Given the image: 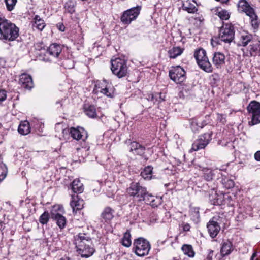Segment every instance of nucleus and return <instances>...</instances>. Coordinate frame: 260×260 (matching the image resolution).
<instances>
[{
  "mask_svg": "<svg viewBox=\"0 0 260 260\" xmlns=\"http://www.w3.org/2000/svg\"><path fill=\"white\" fill-rule=\"evenodd\" d=\"M77 252L82 257L88 258L93 255L94 249L91 246V238L85 233H79L75 236Z\"/></svg>",
  "mask_w": 260,
  "mask_h": 260,
  "instance_id": "1",
  "label": "nucleus"
},
{
  "mask_svg": "<svg viewBox=\"0 0 260 260\" xmlns=\"http://www.w3.org/2000/svg\"><path fill=\"white\" fill-rule=\"evenodd\" d=\"M19 31L15 24L0 17V39L13 41L18 37Z\"/></svg>",
  "mask_w": 260,
  "mask_h": 260,
  "instance_id": "2",
  "label": "nucleus"
},
{
  "mask_svg": "<svg viewBox=\"0 0 260 260\" xmlns=\"http://www.w3.org/2000/svg\"><path fill=\"white\" fill-rule=\"evenodd\" d=\"M113 91L114 89L111 84L103 80L95 82L93 92L98 96L105 95L107 97L112 98L114 94Z\"/></svg>",
  "mask_w": 260,
  "mask_h": 260,
  "instance_id": "3",
  "label": "nucleus"
},
{
  "mask_svg": "<svg viewBox=\"0 0 260 260\" xmlns=\"http://www.w3.org/2000/svg\"><path fill=\"white\" fill-rule=\"evenodd\" d=\"M111 70L113 74L120 78L126 76L128 68L124 59L116 58L111 60Z\"/></svg>",
  "mask_w": 260,
  "mask_h": 260,
  "instance_id": "4",
  "label": "nucleus"
},
{
  "mask_svg": "<svg viewBox=\"0 0 260 260\" xmlns=\"http://www.w3.org/2000/svg\"><path fill=\"white\" fill-rule=\"evenodd\" d=\"M194 56L200 68L207 73L212 72V67L206 56L205 50L202 48L196 51Z\"/></svg>",
  "mask_w": 260,
  "mask_h": 260,
  "instance_id": "5",
  "label": "nucleus"
},
{
  "mask_svg": "<svg viewBox=\"0 0 260 260\" xmlns=\"http://www.w3.org/2000/svg\"><path fill=\"white\" fill-rule=\"evenodd\" d=\"M247 109L249 118L251 119L249 124L254 125L260 123V103L253 101L249 104Z\"/></svg>",
  "mask_w": 260,
  "mask_h": 260,
  "instance_id": "6",
  "label": "nucleus"
},
{
  "mask_svg": "<svg viewBox=\"0 0 260 260\" xmlns=\"http://www.w3.org/2000/svg\"><path fill=\"white\" fill-rule=\"evenodd\" d=\"M150 248L151 246L149 242L143 238H139L134 241L135 253L139 256H144L147 255Z\"/></svg>",
  "mask_w": 260,
  "mask_h": 260,
  "instance_id": "7",
  "label": "nucleus"
},
{
  "mask_svg": "<svg viewBox=\"0 0 260 260\" xmlns=\"http://www.w3.org/2000/svg\"><path fill=\"white\" fill-rule=\"evenodd\" d=\"M127 192L130 196L137 198L139 201H141L146 199L147 189L138 182H132L127 188Z\"/></svg>",
  "mask_w": 260,
  "mask_h": 260,
  "instance_id": "8",
  "label": "nucleus"
},
{
  "mask_svg": "<svg viewBox=\"0 0 260 260\" xmlns=\"http://www.w3.org/2000/svg\"><path fill=\"white\" fill-rule=\"evenodd\" d=\"M235 31L233 25L231 23H223L220 29L219 37L225 43H231L234 38Z\"/></svg>",
  "mask_w": 260,
  "mask_h": 260,
  "instance_id": "9",
  "label": "nucleus"
},
{
  "mask_svg": "<svg viewBox=\"0 0 260 260\" xmlns=\"http://www.w3.org/2000/svg\"><path fill=\"white\" fill-rule=\"evenodd\" d=\"M141 7L137 6L125 11L121 16V22L125 24H128L135 20L140 14Z\"/></svg>",
  "mask_w": 260,
  "mask_h": 260,
  "instance_id": "10",
  "label": "nucleus"
},
{
  "mask_svg": "<svg viewBox=\"0 0 260 260\" xmlns=\"http://www.w3.org/2000/svg\"><path fill=\"white\" fill-rule=\"evenodd\" d=\"M186 73L180 66L174 67L169 71V77L177 84L183 82L186 79Z\"/></svg>",
  "mask_w": 260,
  "mask_h": 260,
  "instance_id": "11",
  "label": "nucleus"
},
{
  "mask_svg": "<svg viewBox=\"0 0 260 260\" xmlns=\"http://www.w3.org/2000/svg\"><path fill=\"white\" fill-rule=\"evenodd\" d=\"M243 55L247 57L260 56V41L254 39L246 48L242 49Z\"/></svg>",
  "mask_w": 260,
  "mask_h": 260,
  "instance_id": "12",
  "label": "nucleus"
},
{
  "mask_svg": "<svg viewBox=\"0 0 260 260\" xmlns=\"http://www.w3.org/2000/svg\"><path fill=\"white\" fill-rule=\"evenodd\" d=\"M212 134L210 133H205L201 135L192 144L191 149L197 151L204 149L209 144L211 140Z\"/></svg>",
  "mask_w": 260,
  "mask_h": 260,
  "instance_id": "13",
  "label": "nucleus"
},
{
  "mask_svg": "<svg viewBox=\"0 0 260 260\" xmlns=\"http://www.w3.org/2000/svg\"><path fill=\"white\" fill-rule=\"evenodd\" d=\"M62 208L59 206H55L51 212V216L52 219L56 221V224L61 229H63L66 225V219L65 217L62 216L60 213L57 212V210L61 212Z\"/></svg>",
  "mask_w": 260,
  "mask_h": 260,
  "instance_id": "14",
  "label": "nucleus"
},
{
  "mask_svg": "<svg viewBox=\"0 0 260 260\" xmlns=\"http://www.w3.org/2000/svg\"><path fill=\"white\" fill-rule=\"evenodd\" d=\"M70 133L72 137L76 140H81L85 141L88 137L86 131L81 127H71Z\"/></svg>",
  "mask_w": 260,
  "mask_h": 260,
  "instance_id": "15",
  "label": "nucleus"
},
{
  "mask_svg": "<svg viewBox=\"0 0 260 260\" xmlns=\"http://www.w3.org/2000/svg\"><path fill=\"white\" fill-rule=\"evenodd\" d=\"M238 10L240 11L245 12L250 17H255V13L254 10L249 5L245 0H241L238 3Z\"/></svg>",
  "mask_w": 260,
  "mask_h": 260,
  "instance_id": "16",
  "label": "nucleus"
},
{
  "mask_svg": "<svg viewBox=\"0 0 260 260\" xmlns=\"http://www.w3.org/2000/svg\"><path fill=\"white\" fill-rule=\"evenodd\" d=\"M62 48V46L59 44L57 43L52 44L48 48L46 54L50 55L52 58H59Z\"/></svg>",
  "mask_w": 260,
  "mask_h": 260,
  "instance_id": "17",
  "label": "nucleus"
},
{
  "mask_svg": "<svg viewBox=\"0 0 260 260\" xmlns=\"http://www.w3.org/2000/svg\"><path fill=\"white\" fill-rule=\"evenodd\" d=\"M214 219V218H213L210 220L207 225L208 233L212 238L215 237L220 230L218 223Z\"/></svg>",
  "mask_w": 260,
  "mask_h": 260,
  "instance_id": "18",
  "label": "nucleus"
},
{
  "mask_svg": "<svg viewBox=\"0 0 260 260\" xmlns=\"http://www.w3.org/2000/svg\"><path fill=\"white\" fill-rule=\"evenodd\" d=\"M84 201L79 199L78 196H72V201L70 206L72 208L73 213L82 209L83 208Z\"/></svg>",
  "mask_w": 260,
  "mask_h": 260,
  "instance_id": "19",
  "label": "nucleus"
},
{
  "mask_svg": "<svg viewBox=\"0 0 260 260\" xmlns=\"http://www.w3.org/2000/svg\"><path fill=\"white\" fill-rule=\"evenodd\" d=\"M254 39L250 34H243L241 35L237 45L238 46L247 47Z\"/></svg>",
  "mask_w": 260,
  "mask_h": 260,
  "instance_id": "20",
  "label": "nucleus"
},
{
  "mask_svg": "<svg viewBox=\"0 0 260 260\" xmlns=\"http://www.w3.org/2000/svg\"><path fill=\"white\" fill-rule=\"evenodd\" d=\"M19 83L25 88L30 89L33 85V82L31 77L27 74H22L21 75Z\"/></svg>",
  "mask_w": 260,
  "mask_h": 260,
  "instance_id": "21",
  "label": "nucleus"
},
{
  "mask_svg": "<svg viewBox=\"0 0 260 260\" xmlns=\"http://www.w3.org/2000/svg\"><path fill=\"white\" fill-rule=\"evenodd\" d=\"M212 61L217 68H221L225 63V55L221 52H215L214 54Z\"/></svg>",
  "mask_w": 260,
  "mask_h": 260,
  "instance_id": "22",
  "label": "nucleus"
},
{
  "mask_svg": "<svg viewBox=\"0 0 260 260\" xmlns=\"http://www.w3.org/2000/svg\"><path fill=\"white\" fill-rule=\"evenodd\" d=\"M130 149L133 153L142 155L145 152V147L139 143L134 141L130 144Z\"/></svg>",
  "mask_w": 260,
  "mask_h": 260,
  "instance_id": "23",
  "label": "nucleus"
},
{
  "mask_svg": "<svg viewBox=\"0 0 260 260\" xmlns=\"http://www.w3.org/2000/svg\"><path fill=\"white\" fill-rule=\"evenodd\" d=\"M183 9L188 13H193L197 10L195 3L191 0H182Z\"/></svg>",
  "mask_w": 260,
  "mask_h": 260,
  "instance_id": "24",
  "label": "nucleus"
},
{
  "mask_svg": "<svg viewBox=\"0 0 260 260\" xmlns=\"http://www.w3.org/2000/svg\"><path fill=\"white\" fill-rule=\"evenodd\" d=\"M233 245L229 240L223 241L221 247V254L223 256L230 254L233 251Z\"/></svg>",
  "mask_w": 260,
  "mask_h": 260,
  "instance_id": "25",
  "label": "nucleus"
},
{
  "mask_svg": "<svg viewBox=\"0 0 260 260\" xmlns=\"http://www.w3.org/2000/svg\"><path fill=\"white\" fill-rule=\"evenodd\" d=\"M32 23V28H36L40 31H42L46 25L44 20L38 15L35 16Z\"/></svg>",
  "mask_w": 260,
  "mask_h": 260,
  "instance_id": "26",
  "label": "nucleus"
},
{
  "mask_svg": "<svg viewBox=\"0 0 260 260\" xmlns=\"http://www.w3.org/2000/svg\"><path fill=\"white\" fill-rule=\"evenodd\" d=\"M184 51V48L178 46L173 47L170 48L168 53L170 58L175 59L181 55Z\"/></svg>",
  "mask_w": 260,
  "mask_h": 260,
  "instance_id": "27",
  "label": "nucleus"
},
{
  "mask_svg": "<svg viewBox=\"0 0 260 260\" xmlns=\"http://www.w3.org/2000/svg\"><path fill=\"white\" fill-rule=\"evenodd\" d=\"M71 186L74 193H81L84 190L83 183L78 179H75Z\"/></svg>",
  "mask_w": 260,
  "mask_h": 260,
  "instance_id": "28",
  "label": "nucleus"
},
{
  "mask_svg": "<svg viewBox=\"0 0 260 260\" xmlns=\"http://www.w3.org/2000/svg\"><path fill=\"white\" fill-rule=\"evenodd\" d=\"M114 210L111 208L106 207L101 213V217L106 222L110 221L114 217Z\"/></svg>",
  "mask_w": 260,
  "mask_h": 260,
  "instance_id": "29",
  "label": "nucleus"
},
{
  "mask_svg": "<svg viewBox=\"0 0 260 260\" xmlns=\"http://www.w3.org/2000/svg\"><path fill=\"white\" fill-rule=\"evenodd\" d=\"M203 171L204 178L207 181H210L213 179L215 174L219 171V170H218L217 169L211 170L209 168H204Z\"/></svg>",
  "mask_w": 260,
  "mask_h": 260,
  "instance_id": "30",
  "label": "nucleus"
},
{
  "mask_svg": "<svg viewBox=\"0 0 260 260\" xmlns=\"http://www.w3.org/2000/svg\"><path fill=\"white\" fill-rule=\"evenodd\" d=\"M18 132L23 135H26L29 134L30 132V128L29 124L27 121L22 122L18 127Z\"/></svg>",
  "mask_w": 260,
  "mask_h": 260,
  "instance_id": "31",
  "label": "nucleus"
},
{
  "mask_svg": "<svg viewBox=\"0 0 260 260\" xmlns=\"http://www.w3.org/2000/svg\"><path fill=\"white\" fill-rule=\"evenodd\" d=\"M84 109L86 115L89 117L93 118L96 117V109L93 105H85Z\"/></svg>",
  "mask_w": 260,
  "mask_h": 260,
  "instance_id": "32",
  "label": "nucleus"
},
{
  "mask_svg": "<svg viewBox=\"0 0 260 260\" xmlns=\"http://www.w3.org/2000/svg\"><path fill=\"white\" fill-rule=\"evenodd\" d=\"M190 215L191 219L196 223L200 220L199 208L198 207H191L190 209Z\"/></svg>",
  "mask_w": 260,
  "mask_h": 260,
  "instance_id": "33",
  "label": "nucleus"
},
{
  "mask_svg": "<svg viewBox=\"0 0 260 260\" xmlns=\"http://www.w3.org/2000/svg\"><path fill=\"white\" fill-rule=\"evenodd\" d=\"M181 249L183 253L188 257H193L194 256L195 252L191 245L184 244L182 246Z\"/></svg>",
  "mask_w": 260,
  "mask_h": 260,
  "instance_id": "34",
  "label": "nucleus"
},
{
  "mask_svg": "<svg viewBox=\"0 0 260 260\" xmlns=\"http://www.w3.org/2000/svg\"><path fill=\"white\" fill-rule=\"evenodd\" d=\"M153 167L150 166L146 167L141 173V176L144 179H150L152 178Z\"/></svg>",
  "mask_w": 260,
  "mask_h": 260,
  "instance_id": "35",
  "label": "nucleus"
},
{
  "mask_svg": "<svg viewBox=\"0 0 260 260\" xmlns=\"http://www.w3.org/2000/svg\"><path fill=\"white\" fill-rule=\"evenodd\" d=\"M131 236L129 231H126L124 234L123 237L122 239V244L126 247H128L131 245Z\"/></svg>",
  "mask_w": 260,
  "mask_h": 260,
  "instance_id": "36",
  "label": "nucleus"
},
{
  "mask_svg": "<svg viewBox=\"0 0 260 260\" xmlns=\"http://www.w3.org/2000/svg\"><path fill=\"white\" fill-rule=\"evenodd\" d=\"M75 2L70 0L65 3L64 9L66 12L73 14L75 12Z\"/></svg>",
  "mask_w": 260,
  "mask_h": 260,
  "instance_id": "37",
  "label": "nucleus"
},
{
  "mask_svg": "<svg viewBox=\"0 0 260 260\" xmlns=\"http://www.w3.org/2000/svg\"><path fill=\"white\" fill-rule=\"evenodd\" d=\"M216 14L222 20H226L230 18V13L227 10L224 9L218 10Z\"/></svg>",
  "mask_w": 260,
  "mask_h": 260,
  "instance_id": "38",
  "label": "nucleus"
},
{
  "mask_svg": "<svg viewBox=\"0 0 260 260\" xmlns=\"http://www.w3.org/2000/svg\"><path fill=\"white\" fill-rule=\"evenodd\" d=\"M7 9L9 11H12L17 2V0H4Z\"/></svg>",
  "mask_w": 260,
  "mask_h": 260,
  "instance_id": "39",
  "label": "nucleus"
},
{
  "mask_svg": "<svg viewBox=\"0 0 260 260\" xmlns=\"http://www.w3.org/2000/svg\"><path fill=\"white\" fill-rule=\"evenodd\" d=\"M161 93H155L154 94H150L148 95V97L147 98V99L149 101H153L154 103H155L156 101L160 102L161 101H163L164 100L161 99Z\"/></svg>",
  "mask_w": 260,
  "mask_h": 260,
  "instance_id": "40",
  "label": "nucleus"
},
{
  "mask_svg": "<svg viewBox=\"0 0 260 260\" xmlns=\"http://www.w3.org/2000/svg\"><path fill=\"white\" fill-rule=\"evenodd\" d=\"M49 214L48 212H44L40 217L39 221L42 224H47L49 219Z\"/></svg>",
  "mask_w": 260,
  "mask_h": 260,
  "instance_id": "41",
  "label": "nucleus"
},
{
  "mask_svg": "<svg viewBox=\"0 0 260 260\" xmlns=\"http://www.w3.org/2000/svg\"><path fill=\"white\" fill-rule=\"evenodd\" d=\"M6 176V167L3 164H0V180H3Z\"/></svg>",
  "mask_w": 260,
  "mask_h": 260,
  "instance_id": "42",
  "label": "nucleus"
},
{
  "mask_svg": "<svg viewBox=\"0 0 260 260\" xmlns=\"http://www.w3.org/2000/svg\"><path fill=\"white\" fill-rule=\"evenodd\" d=\"M162 198L158 197H156L155 198L151 201V203L150 205L152 207H157L158 205L161 204Z\"/></svg>",
  "mask_w": 260,
  "mask_h": 260,
  "instance_id": "43",
  "label": "nucleus"
},
{
  "mask_svg": "<svg viewBox=\"0 0 260 260\" xmlns=\"http://www.w3.org/2000/svg\"><path fill=\"white\" fill-rule=\"evenodd\" d=\"M62 64L64 68L67 69H71L74 66L73 61L71 59H66Z\"/></svg>",
  "mask_w": 260,
  "mask_h": 260,
  "instance_id": "44",
  "label": "nucleus"
},
{
  "mask_svg": "<svg viewBox=\"0 0 260 260\" xmlns=\"http://www.w3.org/2000/svg\"><path fill=\"white\" fill-rule=\"evenodd\" d=\"M190 127L193 131L198 130V128H202V126L198 125V123L194 120H193L190 122Z\"/></svg>",
  "mask_w": 260,
  "mask_h": 260,
  "instance_id": "45",
  "label": "nucleus"
},
{
  "mask_svg": "<svg viewBox=\"0 0 260 260\" xmlns=\"http://www.w3.org/2000/svg\"><path fill=\"white\" fill-rule=\"evenodd\" d=\"M7 94L5 90H0V102H3L6 99Z\"/></svg>",
  "mask_w": 260,
  "mask_h": 260,
  "instance_id": "46",
  "label": "nucleus"
},
{
  "mask_svg": "<svg viewBox=\"0 0 260 260\" xmlns=\"http://www.w3.org/2000/svg\"><path fill=\"white\" fill-rule=\"evenodd\" d=\"M155 197H155V196L148 194V193L147 192L146 195V199H145L144 200L147 201L148 202L147 203L148 204H150V203H151V201L153 200V199L154 198H155Z\"/></svg>",
  "mask_w": 260,
  "mask_h": 260,
  "instance_id": "47",
  "label": "nucleus"
},
{
  "mask_svg": "<svg viewBox=\"0 0 260 260\" xmlns=\"http://www.w3.org/2000/svg\"><path fill=\"white\" fill-rule=\"evenodd\" d=\"M213 253H214V251L213 250H209L208 251V254L206 256V257L204 260H212V258L213 256Z\"/></svg>",
  "mask_w": 260,
  "mask_h": 260,
  "instance_id": "48",
  "label": "nucleus"
},
{
  "mask_svg": "<svg viewBox=\"0 0 260 260\" xmlns=\"http://www.w3.org/2000/svg\"><path fill=\"white\" fill-rule=\"evenodd\" d=\"M217 119L220 122L224 123L225 122V116L223 114H217Z\"/></svg>",
  "mask_w": 260,
  "mask_h": 260,
  "instance_id": "49",
  "label": "nucleus"
},
{
  "mask_svg": "<svg viewBox=\"0 0 260 260\" xmlns=\"http://www.w3.org/2000/svg\"><path fill=\"white\" fill-rule=\"evenodd\" d=\"M190 225L188 223H183L182 224V228L184 231H188L190 230Z\"/></svg>",
  "mask_w": 260,
  "mask_h": 260,
  "instance_id": "50",
  "label": "nucleus"
},
{
  "mask_svg": "<svg viewBox=\"0 0 260 260\" xmlns=\"http://www.w3.org/2000/svg\"><path fill=\"white\" fill-rule=\"evenodd\" d=\"M254 159L257 161H260V150L256 151L254 155Z\"/></svg>",
  "mask_w": 260,
  "mask_h": 260,
  "instance_id": "51",
  "label": "nucleus"
},
{
  "mask_svg": "<svg viewBox=\"0 0 260 260\" xmlns=\"http://www.w3.org/2000/svg\"><path fill=\"white\" fill-rule=\"evenodd\" d=\"M6 65V62L3 58H0V68H4Z\"/></svg>",
  "mask_w": 260,
  "mask_h": 260,
  "instance_id": "52",
  "label": "nucleus"
},
{
  "mask_svg": "<svg viewBox=\"0 0 260 260\" xmlns=\"http://www.w3.org/2000/svg\"><path fill=\"white\" fill-rule=\"evenodd\" d=\"M257 254V253L256 252H254L251 257L250 260H258L257 258H256Z\"/></svg>",
  "mask_w": 260,
  "mask_h": 260,
  "instance_id": "53",
  "label": "nucleus"
},
{
  "mask_svg": "<svg viewBox=\"0 0 260 260\" xmlns=\"http://www.w3.org/2000/svg\"><path fill=\"white\" fill-rule=\"evenodd\" d=\"M228 182H229V184L228 187L229 188L232 187L234 186V182L231 180H229Z\"/></svg>",
  "mask_w": 260,
  "mask_h": 260,
  "instance_id": "54",
  "label": "nucleus"
},
{
  "mask_svg": "<svg viewBox=\"0 0 260 260\" xmlns=\"http://www.w3.org/2000/svg\"><path fill=\"white\" fill-rule=\"evenodd\" d=\"M59 29L61 31H64V27L63 25H60Z\"/></svg>",
  "mask_w": 260,
  "mask_h": 260,
  "instance_id": "55",
  "label": "nucleus"
},
{
  "mask_svg": "<svg viewBox=\"0 0 260 260\" xmlns=\"http://www.w3.org/2000/svg\"><path fill=\"white\" fill-rule=\"evenodd\" d=\"M3 223L1 221H0V230L1 229L2 226H3Z\"/></svg>",
  "mask_w": 260,
  "mask_h": 260,
  "instance_id": "56",
  "label": "nucleus"
},
{
  "mask_svg": "<svg viewBox=\"0 0 260 260\" xmlns=\"http://www.w3.org/2000/svg\"><path fill=\"white\" fill-rule=\"evenodd\" d=\"M66 260H71V259L69 258H66Z\"/></svg>",
  "mask_w": 260,
  "mask_h": 260,
  "instance_id": "57",
  "label": "nucleus"
}]
</instances>
